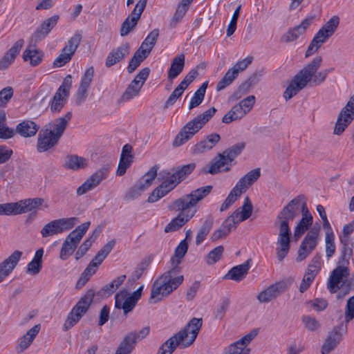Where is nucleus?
Segmentation results:
<instances>
[{
	"instance_id": "1",
	"label": "nucleus",
	"mask_w": 354,
	"mask_h": 354,
	"mask_svg": "<svg viewBox=\"0 0 354 354\" xmlns=\"http://www.w3.org/2000/svg\"><path fill=\"white\" fill-rule=\"evenodd\" d=\"M299 211L302 213V217L297 223L294 236L296 239L301 237L308 230L313 223V216L310 213L306 198L304 195H299L291 200L279 213L274 221V225L279 229V236L276 248L277 257L281 261L288 254L290 250V229L289 221L298 216Z\"/></svg>"
},
{
	"instance_id": "2",
	"label": "nucleus",
	"mask_w": 354,
	"mask_h": 354,
	"mask_svg": "<svg viewBox=\"0 0 354 354\" xmlns=\"http://www.w3.org/2000/svg\"><path fill=\"white\" fill-rule=\"evenodd\" d=\"M212 188V185L201 187L171 203L168 206L169 209L180 213L166 225L165 232L176 231L188 222L196 212L194 210L190 212L189 209L196 206L199 201L209 194Z\"/></svg>"
},
{
	"instance_id": "3",
	"label": "nucleus",
	"mask_w": 354,
	"mask_h": 354,
	"mask_svg": "<svg viewBox=\"0 0 354 354\" xmlns=\"http://www.w3.org/2000/svg\"><path fill=\"white\" fill-rule=\"evenodd\" d=\"M322 63L321 56H316L292 78L283 93L286 100H289L306 87L312 80L315 84H320L326 80L330 70L326 69L316 73Z\"/></svg>"
},
{
	"instance_id": "4",
	"label": "nucleus",
	"mask_w": 354,
	"mask_h": 354,
	"mask_svg": "<svg viewBox=\"0 0 354 354\" xmlns=\"http://www.w3.org/2000/svg\"><path fill=\"white\" fill-rule=\"evenodd\" d=\"M202 324L201 318H192L181 330L163 343L156 354H171L178 346L181 348L189 346L196 339Z\"/></svg>"
},
{
	"instance_id": "5",
	"label": "nucleus",
	"mask_w": 354,
	"mask_h": 354,
	"mask_svg": "<svg viewBox=\"0 0 354 354\" xmlns=\"http://www.w3.org/2000/svg\"><path fill=\"white\" fill-rule=\"evenodd\" d=\"M175 269H169L156 279L152 285L149 301L158 303L167 297L183 281V276H176Z\"/></svg>"
},
{
	"instance_id": "6",
	"label": "nucleus",
	"mask_w": 354,
	"mask_h": 354,
	"mask_svg": "<svg viewBox=\"0 0 354 354\" xmlns=\"http://www.w3.org/2000/svg\"><path fill=\"white\" fill-rule=\"evenodd\" d=\"M216 112V109L212 107L188 122L176 136L173 145L179 147L187 142L203 128Z\"/></svg>"
},
{
	"instance_id": "7",
	"label": "nucleus",
	"mask_w": 354,
	"mask_h": 354,
	"mask_svg": "<svg viewBox=\"0 0 354 354\" xmlns=\"http://www.w3.org/2000/svg\"><path fill=\"white\" fill-rule=\"evenodd\" d=\"M95 290L88 289L85 295L82 296L76 305L72 308L67 316L63 326V330L67 331L74 326L87 312L91 303L93 301Z\"/></svg>"
},
{
	"instance_id": "8",
	"label": "nucleus",
	"mask_w": 354,
	"mask_h": 354,
	"mask_svg": "<svg viewBox=\"0 0 354 354\" xmlns=\"http://www.w3.org/2000/svg\"><path fill=\"white\" fill-rule=\"evenodd\" d=\"M95 290L88 289L85 295L82 296L76 305L72 308L67 316L63 326V330L67 331L74 326L87 312L91 303L93 301Z\"/></svg>"
},
{
	"instance_id": "9",
	"label": "nucleus",
	"mask_w": 354,
	"mask_h": 354,
	"mask_svg": "<svg viewBox=\"0 0 354 354\" xmlns=\"http://www.w3.org/2000/svg\"><path fill=\"white\" fill-rule=\"evenodd\" d=\"M90 223L89 221L82 223L66 237L59 254V257L62 260H66L72 255L83 236L87 232Z\"/></svg>"
},
{
	"instance_id": "10",
	"label": "nucleus",
	"mask_w": 354,
	"mask_h": 354,
	"mask_svg": "<svg viewBox=\"0 0 354 354\" xmlns=\"http://www.w3.org/2000/svg\"><path fill=\"white\" fill-rule=\"evenodd\" d=\"M143 288V285L140 286L131 295L125 288L117 292L115 295V308L122 310L124 315H127L133 310L137 302L141 298Z\"/></svg>"
},
{
	"instance_id": "11",
	"label": "nucleus",
	"mask_w": 354,
	"mask_h": 354,
	"mask_svg": "<svg viewBox=\"0 0 354 354\" xmlns=\"http://www.w3.org/2000/svg\"><path fill=\"white\" fill-rule=\"evenodd\" d=\"M111 250V242H108L106 245L101 249L89 263L83 272L81 274L77 283L76 288L80 289L88 282L91 277L93 275L97 270V267L100 265L106 257L108 255Z\"/></svg>"
},
{
	"instance_id": "12",
	"label": "nucleus",
	"mask_w": 354,
	"mask_h": 354,
	"mask_svg": "<svg viewBox=\"0 0 354 354\" xmlns=\"http://www.w3.org/2000/svg\"><path fill=\"white\" fill-rule=\"evenodd\" d=\"M150 332L149 326L143 327L139 332L127 333L120 342L115 354H131L137 343L145 339Z\"/></svg>"
},
{
	"instance_id": "13",
	"label": "nucleus",
	"mask_w": 354,
	"mask_h": 354,
	"mask_svg": "<svg viewBox=\"0 0 354 354\" xmlns=\"http://www.w3.org/2000/svg\"><path fill=\"white\" fill-rule=\"evenodd\" d=\"M78 218L76 217L63 218L53 220L46 224L41 230L42 237H48L72 229L77 223Z\"/></svg>"
},
{
	"instance_id": "14",
	"label": "nucleus",
	"mask_w": 354,
	"mask_h": 354,
	"mask_svg": "<svg viewBox=\"0 0 354 354\" xmlns=\"http://www.w3.org/2000/svg\"><path fill=\"white\" fill-rule=\"evenodd\" d=\"M147 0H139L130 16L126 18L122 24L120 28V35L124 37L127 35L133 28L137 25L140 16L144 11Z\"/></svg>"
},
{
	"instance_id": "15",
	"label": "nucleus",
	"mask_w": 354,
	"mask_h": 354,
	"mask_svg": "<svg viewBox=\"0 0 354 354\" xmlns=\"http://www.w3.org/2000/svg\"><path fill=\"white\" fill-rule=\"evenodd\" d=\"M59 16L55 15L45 19L36 29L32 35V41L37 43L46 37L53 28L57 25Z\"/></svg>"
},
{
	"instance_id": "16",
	"label": "nucleus",
	"mask_w": 354,
	"mask_h": 354,
	"mask_svg": "<svg viewBox=\"0 0 354 354\" xmlns=\"http://www.w3.org/2000/svg\"><path fill=\"white\" fill-rule=\"evenodd\" d=\"M53 133L52 131H48L47 125L39 131L37 144V149L39 152L46 151L57 144L59 139Z\"/></svg>"
},
{
	"instance_id": "17",
	"label": "nucleus",
	"mask_w": 354,
	"mask_h": 354,
	"mask_svg": "<svg viewBox=\"0 0 354 354\" xmlns=\"http://www.w3.org/2000/svg\"><path fill=\"white\" fill-rule=\"evenodd\" d=\"M315 18V15L307 17L299 25L290 29L287 32L283 34L281 38V41L285 43H288L296 40L306 31Z\"/></svg>"
},
{
	"instance_id": "18",
	"label": "nucleus",
	"mask_w": 354,
	"mask_h": 354,
	"mask_svg": "<svg viewBox=\"0 0 354 354\" xmlns=\"http://www.w3.org/2000/svg\"><path fill=\"white\" fill-rule=\"evenodd\" d=\"M286 288L287 283L286 282L275 283L260 292L257 295V299L260 303H268L284 292Z\"/></svg>"
},
{
	"instance_id": "19",
	"label": "nucleus",
	"mask_w": 354,
	"mask_h": 354,
	"mask_svg": "<svg viewBox=\"0 0 354 354\" xmlns=\"http://www.w3.org/2000/svg\"><path fill=\"white\" fill-rule=\"evenodd\" d=\"M108 174L107 169H101L97 171L77 189V194L81 196L93 189L108 176Z\"/></svg>"
},
{
	"instance_id": "20",
	"label": "nucleus",
	"mask_w": 354,
	"mask_h": 354,
	"mask_svg": "<svg viewBox=\"0 0 354 354\" xmlns=\"http://www.w3.org/2000/svg\"><path fill=\"white\" fill-rule=\"evenodd\" d=\"M220 140L221 136L216 133L207 135L192 147V153L194 154L205 153L213 149Z\"/></svg>"
},
{
	"instance_id": "21",
	"label": "nucleus",
	"mask_w": 354,
	"mask_h": 354,
	"mask_svg": "<svg viewBox=\"0 0 354 354\" xmlns=\"http://www.w3.org/2000/svg\"><path fill=\"white\" fill-rule=\"evenodd\" d=\"M349 275V270L347 266L339 265L333 270L328 282V288L330 292H337L338 286L342 281L343 277H347Z\"/></svg>"
},
{
	"instance_id": "22",
	"label": "nucleus",
	"mask_w": 354,
	"mask_h": 354,
	"mask_svg": "<svg viewBox=\"0 0 354 354\" xmlns=\"http://www.w3.org/2000/svg\"><path fill=\"white\" fill-rule=\"evenodd\" d=\"M94 76V68L93 66L87 68L82 77L80 84L77 92V104H80L86 97V93L90 87Z\"/></svg>"
},
{
	"instance_id": "23",
	"label": "nucleus",
	"mask_w": 354,
	"mask_h": 354,
	"mask_svg": "<svg viewBox=\"0 0 354 354\" xmlns=\"http://www.w3.org/2000/svg\"><path fill=\"white\" fill-rule=\"evenodd\" d=\"M342 326L335 327L329 332L321 350L322 354H329L340 342L342 334L340 329Z\"/></svg>"
},
{
	"instance_id": "24",
	"label": "nucleus",
	"mask_w": 354,
	"mask_h": 354,
	"mask_svg": "<svg viewBox=\"0 0 354 354\" xmlns=\"http://www.w3.org/2000/svg\"><path fill=\"white\" fill-rule=\"evenodd\" d=\"M72 112L68 111L64 115L56 118L52 124H48L50 126V127L48 128V131H52L53 133V134L59 140L66 129L68 122L72 119Z\"/></svg>"
},
{
	"instance_id": "25",
	"label": "nucleus",
	"mask_w": 354,
	"mask_h": 354,
	"mask_svg": "<svg viewBox=\"0 0 354 354\" xmlns=\"http://www.w3.org/2000/svg\"><path fill=\"white\" fill-rule=\"evenodd\" d=\"M22 252L15 250L10 256L0 263V276L4 279L14 270L17 265L21 257Z\"/></svg>"
},
{
	"instance_id": "26",
	"label": "nucleus",
	"mask_w": 354,
	"mask_h": 354,
	"mask_svg": "<svg viewBox=\"0 0 354 354\" xmlns=\"http://www.w3.org/2000/svg\"><path fill=\"white\" fill-rule=\"evenodd\" d=\"M132 149V147L129 144H126L122 147L120 162L116 171L117 176H123L133 162Z\"/></svg>"
},
{
	"instance_id": "27",
	"label": "nucleus",
	"mask_w": 354,
	"mask_h": 354,
	"mask_svg": "<svg viewBox=\"0 0 354 354\" xmlns=\"http://www.w3.org/2000/svg\"><path fill=\"white\" fill-rule=\"evenodd\" d=\"M40 328V324H36L29 329L26 333L19 339L15 348L17 353L24 352L30 346L37 335L39 333Z\"/></svg>"
},
{
	"instance_id": "28",
	"label": "nucleus",
	"mask_w": 354,
	"mask_h": 354,
	"mask_svg": "<svg viewBox=\"0 0 354 354\" xmlns=\"http://www.w3.org/2000/svg\"><path fill=\"white\" fill-rule=\"evenodd\" d=\"M24 40H17L0 60V70L6 69L15 60L24 45Z\"/></svg>"
},
{
	"instance_id": "29",
	"label": "nucleus",
	"mask_w": 354,
	"mask_h": 354,
	"mask_svg": "<svg viewBox=\"0 0 354 354\" xmlns=\"http://www.w3.org/2000/svg\"><path fill=\"white\" fill-rule=\"evenodd\" d=\"M250 259L247 260L245 263L233 267L223 277L225 279H231L235 281H240L244 279L250 269Z\"/></svg>"
},
{
	"instance_id": "30",
	"label": "nucleus",
	"mask_w": 354,
	"mask_h": 354,
	"mask_svg": "<svg viewBox=\"0 0 354 354\" xmlns=\"http://www.w3.org/2000/svg\"><path fill=\"white\" fill-rule=\"evenodd\" d=\"M260 175L261 171L259 168L252 169L243 176L237 182L234 187L241 191V194H243L260 177Z\"/></svg>"
},
{
	"instance_id": "31",
	"label": "nucleus",
	"mask_w": 354,
	"mask_h": 354,
	"mask_svg": "<svg viewBox=\"0 0 354 354\" xmlns=\"http://www.w3.org/2000/svg\"><path fill=\"white\" fill-rule=\"evenodd\" d=\"M185 64V55L181 53L174 57L171 62V66L168 71V79L173 81L183 71Z\"/></svg>"
},
{
	"instance_id": "32",
	"label": "nucleus",
	"mask_w": 354,
	"mask_h": 354,
	"mask_svg": "<svg viewBox=\"0 0 354 354\" xmlns=\"http://www.w3.org/2000/svg\"><path fill=\"white\" fill-rule=\"evenodd\" d=\"M330 37V35H327V33H326L323 29L320 28L314 36L313 40L308 46L305 55L306 57L311 56L313 54L317 52L318 49L322 46V45L326 42Z\"/></svg>"
},
{
	"instance_id": "33",
	"label": "nucleus",
	"mask_w": 354,
	"mask_h": 354,
	"mask_svg": "<svg viewBox=\"0 0 354 354\" xmlns=\"http://www.w3.org/2000/svg\"><path fill=\"white\" fill-rule=\"evenodd\" d=\"M88 160L77 155H68L66 157L64 167L71 170H80L88 167Z\"/></svg>"
},
{
	"instance_id": "34",
	"label": "nucleus",
	"mask_w": 354,
	"mask_h": 354,
	"mask_svg": "<svg viewBox=\"0 0 354 354\" xmlns=\"http://www.w3.org/2000/svg\"><path fill=\"white\" fill-rule=\"evenodd\" d=\"M39 127L32 120H24L17 125L16 131L24 138L35 136Z\"/></svg>"
},
{
	"instance_id": "35",
	"label": "nucleus",
	"mask_w": 354,
	"mask_h": 354,
	"mask_svg": "<svg viewBox=\"0 0 354 354\" xmlns=\"http://www.w3.org/2000/svg\"><path fill=\"white\" fill-rule=\"evenodd\" d=\"M342 248L341 249V256L338 263L339 265L348 266L349 261L353 254L354 243L352 239L344 240L340 241Z\"/></svg>"
},
{
	"instance_id": "36",
	"label": "nucleus",
	"mask_w": 354,
	"mask_h": 354,
	"mask_svg": "<svg viewBox=\"0 0 354 354\" xmlns=\"http://www.w3.org/2000/svg\"><path fill=\"white\" fill-rule=\"evenodd\" d=\"M44 57V53L35 48V46H30L23 53V59L25 62L30 60L32 66L39 65Z\"/></svg>"
},
{
	"instance_id": "37",
	"label": "nucleus",
	"mask_w": 354,
	"mask_h": 354,
	"mask_svg": "<svg viewBox=\"0 0 354 354\" xmlns=\"http://www.w3.org/2000/svg\"><path fill=\"white\" fill-rule=\"evenodd\" d=\"M187 250L188 245L186 241H181L175 250L174 256L171 259V268L170 269H175V273L176 274L178 272V265L187 253Z\"/></svg>"
},
{
	"instance_id": "38",
	"label": "nucleus",
	"mask_w": 354,
	"mask_h": 354,
	"mask_svg": "<svg viewBox=\"0 0 354 354\" xmlns=\"http://www.w3.org/2000/svg\"><path fill=\"white\" fill-rule=\"evenodd\" d=\"M158 167H152L139 180L136 185L138 189L143 192L147 190L151 185L157 176Z\"/></svg>"
},
{
	"instance_id": "39",
	"label": "nucleus",
	"mask_w": 354,
	"mask_h": 354,
	"mask_svg": "<svg viewBox=\"0 0 354 354\" xmlns=\"http://www.w3.org/2000/svg\"><path fill=\"white\" fill-rule=\"evenodd\" d=\"M44 203V199L41 198H27L18 201L19 213L23 214L30 212L41 206Z\"/></svg>"
},
{
	"instance_id": "40",
	"label": "nucleus",
	"mask_w": 354,
	"mask_h": 354,
	"mask_svg": "<svg viewBox=\"0 0 354 354\" xmlns=\"http://www.w3.org/2000/svg\"><path fill=\"white\" fill-rule=\"evenodd\" d=\"M218 158H219L218 160H216L210 165L209 169L207 171V173H209L211 174H216L221 172V171L230 170V167H226L224 169H223V167H224L225 166H227L231 164V162L228 161L227 158L224 156V153H219Z\"/></svg>"
},
{
	"instance_id": "41",
	"label": "nucleus",
	"mask_w": 354,
	"mask_h": 354,
	"mask_svg": "<svg viewBox=\"0 0 354 354\" xmlns=\"http://www.w3.org/2000/svg\"><path fill=\"white\" fill-rule=\"evenodd\" d=\"M44 254V249L37 250L35 254L33 259L27 266V272L31 274H38L42 268V257Z\"/></svg>"
},
{
	"instance_id": "42",
	"label": "nucleus",
	"mask_w": 354,
	"mask_h": 354,
	"mask_svg": "<svg viewBox=\"0 0 354 354\" xmlns=\"http://www.w3.org/2000/svg\"><path fill=\"white\" fill-rule=\"evenodd\" d=\"M319 239V229L312 228L306 234L300 245L313 250L317 247Z\"/></svg>"
},
{
	"instance_id": "43",
	"label": "nucleus",
	"mask_w": 354,
	"mask_h": 354,
	"mask_svg": "<svg viewBox=\"0 0 354 354\" xmlns=\"http://www.w3.org/2000/svg\"><path fill=\"white\" fill-rule=\"evenodd\" d=\"M159 37V30L154 29L149 32L147 37L145 39L141 46H140V49L142 50V52L145 53L148 55L151 53L153 46H155L158 38Z\"/></svg>"
},
{
	"instance_id": "44",
	"label": "nucleus",
	"mask_w": 354,
	"mask_h": 354,
	"mask_svg": "<svg viewBox=\"0 0 354 354\" xmlns=\"http://www.w3.org/2000/svg\"><path fill=\"white\" fill-rule=\"evenodd\" d=\"M148 55L142 52V49L138 48L131 57L129 65L127 66V71L129 73H133L140 64L147 57Z\"/></svg>"
},
{
	"instance_id": "45",
	"label": "nucleus",
	"mask_w": 354,
	"mask_h": 354,
	"mask_svg": "<svg viewBox=\"0 0 354 354\" xmlns=\"http://www.w3.org/2000/svg\"><path fill=\"white\" fill-rule=\"evenodd\" d=\"M234 212H237L239 221H244L247 220L252 214V205L249 197H245L244 203L240 209H237Z\"/></svg>"
},
{
	"instance_id": "46",
	"label": "nucleus",
	"mask_w": 354,
	"mask_h": 354,
	"mask_svg": "<svg viewBox=\"0 0 354 354\" xmlns=\"http://www.w3.org/2000/svg\"><path fill=\"white\" fill-rule=\"evenodd\" d=\"M68 96L56 91L50 105V109L53 113H59L64 108L66 103Z\"/></svg>"
},
{
	"instance_id": "47",
	"label": "nucleus",
	"mask_w": 354,
	"mask_h": 354,
	"mask_svg": "<svg viewBox=\"0 0 354 354\" xmlns=\"http://www.w3.org/2000/svg\"><path fill=\"white\" fill-rule=\"evenodd\" d=\"M140 89V87L130 83L120 98L117 101V103L120 104L122 102L131 100L139 95Z\"/></svg>"
},
{
	"instance_id": "48",
	"label": "nucleus",
	"mask_w": 354,
	"mask_h": 354,
	"mask_svg": "<svg viewBox=\"0 0 354 354\" xmlns=\"http://www.w3.org/2000/svg\"><path fill=\"white\" fill-rule=\"evenodd\" d=\"M245 147V142H239L227 148L223 153L228 161L232 162L242 152Z\"/></svg>"
},
{
	"instance_id": "49",
	"label": "nucleus",
	"mask_w": 354,
	"mask_h": 354,
	"mask_svg": "<svg viewBox=\"0 0 354 354\" xmlns=\"http://www.w3.org/2000/svg\"><path fill=\"white\" fill-rule=\"evenodd\" d=\"M130 52V46L128 43L122 44L112 53V65L120 62Z\"/></svg>"
},
{
	"instance_id": "50",
	"label": "nucleus",
	"mask_w": 354,
	"mask_h": 354,
	"mask_svg": "<svg viewBox=\"0 0 354 354\" xmlns=\"http://www.w3.org/2000/svg\"><path fill=\"white\" fill-rule=\"evenodd\" d=\"M18 202L0 204V216H11L20 214Z\"/></svg>"
},
{
	"instance_id": "51",
	"label": "nucleus",
	"mask_w": 354,
	"mask_h": 354,
	"mask_svg": "<svg viewBox=\"0 0 354 354\" xmlns=\"http://www.w3.org/2000/svg\"><path fill=\"white\" fill-rule=\"evenodd\" d=\"M97 234H95V232L93 233L91 236H90L88 239H86L80 246L78 250L75 253V259L79 260L87 252L90 247L91 246L93 242L96 239Z\"/></svg>"
},
{
	"instance_id": "52",
	"label": "nucleus",
	"mask_w": 354,
	"mask_h": 354,
	"mask_svg": "<svg viewBox=\"0 0 354 354\" xmlns=\"http://www.w3.org/2000/svg\"><path fill=\"white\" fill-rule=\"evenodd\" d=\"M82 40V35L80 33H75L67 42L66 46L63 48V51L68 52L71 55H73L78 48Z\"/></svg>"
},
{
	"instance_id": "53",
	"label": "nucleus",
	"mask_w": 354,
	"mask_h": 354,
	"mask_svg": "<svg viewBox=\"0 0 354 354\" xmlns=\"http://www.w3.org/2000/svg\"><path fill=\"white\" fill-rule=\"evenodd\" d=\"M241 194V191H239L236 187H234L221 205L220 211L223 212L227 209L230 206L233 204Z\"/></svg>"
},
{
	"instance_id": "54",
	"label": "nucleus",
	"mask_w": 354,
	"mask_h": 354,
	"mask_svg": "<svg viewBox=\"0 0 354 354\" xmlns=\"http://www.w3.org/2000/svg\"><path fill=\"white\" fill-rule=\"evenodd\" d=\"M339 24L338 16H333L321 28L330 37L334 34Z\"/></svg>"
},
{
	"instance_id": "55",
	"label": "nucleus",
	"mask_w": 354,
	"mask_h": 354,
	"mask_svg": "<svg viewBox=\"0 0 354 354\" xmlns=\"http://www.w3.org/2000/svg\"><path fill=\"white\" fill-rule=\"evenodd\" d=\"M224 251V248L222 245L217 246L211 250L206 257V261L208 264L212 265L221 259Z\"/></svg>"
},
{
	"instance_id": "56",
	"label": "nucleus",
	"mask_w": 354,
	"mask_h": 354,
	"mask_svg": "<svg viewBox=\"0 0 354 354\" xmlns=\"http://www.w3.org/2000/svg\"><path fill=\"white\" fill-rule=\"evenodd\" d=\"M301 322L304 327L309 331H315L320 327L319 321L310 315H303Z\"/></svg>"
},
{
	"instance_id": "57",
	"label": "nucleus",
	"mask_w": 354,
	"mask_h": 354,
	"mask_svg": "<svg viewBox=\"0 0 354 354\" xmlns=\"http://www.w3.org/2000/svg\"><path fill=\"white\" fill-rule=\"evenodd\" d=\"M261 76L262 74L260 73H254L239 86V91H243L245 93L248 92L250 87L255 85L260 81Z\"/></svg>"
},
{
	"instance_id": "58",
	"label": "nucleus",
	"mask_w": 354,
	"mask_h": 354,
	"mask_svg": "<svg viewBox=\"0 0 354 354\" xmlns=\"http://www.w3.org/2000/svg\"><path fill=\"white\" fill-rule=\"evenodd\" d=\"M238 214H239L237 212H233L222 223L223 228H225V230L228 232L229 234L232 230L236 229L237 224L241 222L237 220L239 219Z\"/></svg>"
},
{
	"instance_id": "59",
	"label": "nucleus",
	"mask_w": 354,
	"mask_h": 354,
	"mask_svg": "<svg viewBox=\"0 0 354 354\" xmlns=\"http://www.w3.org/2000/svg\"><path fill=\"white\" fill-rule=\"evenodd\" d=\"M150 69L148 67L142 68L134 77L131 83L142 88L149 77Z\"/></svg>"
},
{
	"instance_id": "60",
	"label": "nucleus",
	"mask_w": 354,
	"mask_h": 354,
	"mask_svg": "<svg viewBox=\"0 0 354 354\" xmlns=\"http://www.w3.org/2000/svg\"><path fill=\"white\" fill-rule=\"evenodd\" d=\"M195 167L196 165L194 163L185 165L181 167H178L174 172L178 177V179L182 181L194 171Z\"/></svg>"
},
{
	"instance_id": "61",
	"label": "nucleus",
	"mask_w": 354,
	"mask_h": 354,
	"mask_svg": "<svg viewBox=\"0 0 354 354\" xmlns=\"http://www.w3.org/2000/svg\"><path fill=\"white\" fill-rule=\"evenodd\" d=\"M250 349L244 348L239 344L234 342L231 344L224 351L223 354H249Z\"/></svg>"
},
{
	"instance_id": "62",
	"label": "nucleus",
	"mask_w": 354,
	"mask_h": 354,
	"mask_svg": "<svg viewBox=\"0 0 354 354\" xmlns=\"http://www.w3.org/2000/svg\"><path fill=\"white\" fill-rule=\"evenodd\" d=\"M211 226L212 224L210 222L205 221L199 229L196 237V244L197 245H200L205 239L207 235L209 232Z\"/></svg>"
},
{
	"instance_id": "63",
	"label": "nucleus",
	"mask_w": 354,
	"mask_h": 354,
	"mask_svg": "<svg viewBox=\"0 0 354 354\" xmlns=\"http://www.w3.org/2000/svg\"><path fill=\"white\" fill-rule=\"evenodd\" d=\"M73 55H71L68 52L63 51L62 50L59 55L54 60L53 66L54 67H62L68 62H69L72 58Z\"/></svg>"
},
{
	"instance_id": "64",
	"label": "nucleus",
	"mask_w": 354,
	"mask_h": 354,
	"mask_svg": "<svg viewBox=\"0 0 354 354\" xmlns=\"http://www.w3.org/2000/svg\"><path fill=\"white\" fill-rule=\"evenodd\" d=\"M354 318V296L350 297L346 303L345 310V321L350 322Z\"/></svg>"
}]
</instances>
